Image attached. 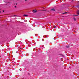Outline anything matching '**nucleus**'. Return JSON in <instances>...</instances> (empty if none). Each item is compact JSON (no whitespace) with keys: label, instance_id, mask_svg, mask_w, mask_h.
I'll return each mask as SVG.
<instances>
[{"label":"nucleus","instance_id":"nucleus-1","mask_svg":"<svg viewBox=\"0 0 79 79\" xmlns=\"http://www.w3.org/2000/svg\"><path fill=\"white\" fill-rule=\"evenodd\" d=\"M33 13H36V12H37V10H33Z\"/></svg>","mask_w":79,"mask_h":79},{"label":"nucleus","instance_id":"nucleus-2","mask_svg":"<svg viewBox=\"0 0 79 79\" xmlns=\"http://www.w3.org/2000/svg\"><path fill=\"white\" fill-rule=\"evenodd\" d=\"M51 10H52V11H55V9H52Z\"/></svg>","mask_w":79,"mask_h":79},{"label":"nucleus","instance_id":"nucleus-3","mask_svg":"<svg viewBox=\"0 0 79 79\" xmlns=\"http://www.w3.org/2000/svg\"><path fill=\"white\" fill-rule=\"evenodd\" d=\"M77 13L78 15H79V10L77 11Z\"/></svg>","mask_w":79,"mask_h":79},{"label":"nucleus","instance_id":"nucleus-4","mask_svg":"<svg viewBox=\"0 0 79 79\" xmlns=\"http://www.w3.org/2000/svg\"><path fill=\"white\" fill-rule=\"evenodd\" d=\"M73 19H74V21H76V18L75 17L73 18Z\"/></svg>","mask_w":79,"mask_h":79},{"label":"nucleus","instance_id":"nucleus-5","mask_svg":"<svg viewBox=\"0 0 79 79\" xmlns=\"http://www.w3.org/2000/svg\"><path fill=\"white\" fill-rule=\"evenodd\" d=\"M76 7H77V8H79V5L77 6H76Z\"/></svg>","mask_w":79,"mask_h":79},{"label":"nucleus","instance_id":"nucleus-6","mask_svg":"<svg viewBox=\"0 0 79 79\" xmlns=\"http://www.w3.org/2000/svg\"><path fill=\"white\" fill-rule=\"evenodd\" d=\"M67 13V12H65L63 13V15H64V14H66Z\"/></svg>","mask_w":79,"mask_h":79},{"label":"nucleus","instance_id":"nucleus-7","mask_svg":"<svg viewBox=\"0 0 79 79\" xmlns=\"http://www.w3.org/2000/svg\"><path fill=\"white\" fill-rule=\"evenodd\" d=\"M23 16H27V15H23Z\"/></svg>","mask_w":79,"mask_h":79},{"label":"nucleus","instance_id":"nucleus-8","mask_svg":"<svg viewBox=\"0 0 79 79\" xmlns=\"http://www.w3.org/2000/svg\"><path fill=\"white\" fill-rule=\"evenodd\" d=\"M42 41H44V39H42Z\"/></svg>","mask_w":79,"mask_h":79},{"label":"nucleus","instance_id":"nucleus-9","mask_svg":"<svg viewBox=\"0 0 79 79\" xmlns=\"http://www.w3.org/2000/svg\"><path fill=\"white\" fill-rule=\"evenodd\" d=\"M78 15H75V16H78Z\"/></svg>","mask_w":79,"mask_h":79},{"label":"nucleus","instance_id":"nucleus-10","mask_svg":"<svg viewBox=\"0 0 79 79\" xmlns=\"http://www.w3.org/2000/svg\"><path fill=\"white\" fill-rule=\"evenodd\" d=\"M67 48H68L69 47V46H66Z\"/></svg>","mask_w":79,"mask_h":79},{"label":"nucleus","instance_id":"nucleus-11","mask_svg":"<svg viewBox=\"0 0 79 79\" xmlns=\"http://www.w3.org/2000/svg\"><path fill=\"white\" fill-rule=\"evenodd\" d=\"M15 7L16 8V6H15Z\"/></svg>","mask_w":79,"mask_h":79},{"label":"nucleus","instance_id":"nucleus-12","mask_svg":"<svg viewBox=\"0 0 79 79\" xmlns=\"http://www.w3.org/2000/svg\"><path fill=\"white\" fill-rule=\"evenodd\" d=\"M27 1V0H25V1L26 2Z\"/></svg>","mask_w":79,"mask_h":79},{"label":"nucleus","instance_id":"nucleus-13","mask_svg":"<svg viewBox=\"0 0 79 79\" xmlns=\"http://www.w3.org/2000/svg\"><path fill=\"white\" fill-rule=\"evenodd\" d=\"M3 12H4V10H3Z\"/></svg>","mask_w":79,"mask_h":79},{"label":"nucleus","instance_id":"nucleus-14","mask_svg":"<svg viewBox=\"0 0 79 79\" xmlns=\"http://www.w3.org/2000/svg\"><path fill=\"white\" fill-rule=\"evenodd\" d=\"M73 7H75V6H73Z\"/></svg>","mask_w":79,"mask_h":79},{"label":"nucleus","instance_id":"nucleus-15","mask_svg":"<svg viewBox=\"0 0 79 79\" xmlns=\"http://www.w3.org/2000/svg\"><path fill=\"white\" fill-rule=\"evenodd\" d=\"M16 5H17V4H16Z\"/></svg>","mask_w":79,"mask_h":79}]
</instances>
